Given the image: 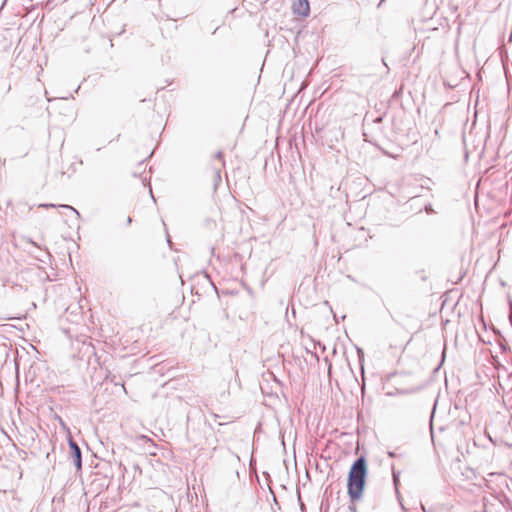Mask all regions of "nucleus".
Returning <instances> with one entry per match:
<instances>
[{
	"label": "nucleus",
	"mask_w": 512,
	"mask_h": 512,
	"mask_svg": "<svg viewBox=\"0 0 512 512\" xmlns=\"http://www.w3.org/2000/svg\"><path fill=\"white\" fill-rule=\"evenodd\" d=\"M388 456L394 458L396 456L395 452L389 451Z\"/></svg>",
	"instance_id": "obj_16"
},
{
	"label": "nucleus",
	"mask_w": 512,
	"mask_h": 512,
	"mask_svg": "<svg viewBox=\"0 0 512 512\" xmlns=\"http://www.w3.org/2000/svg\"><path fill=\"white\" fill-rule=\"evenodd\" d=\"M329 133L333 136V138L338 141V136H342L343 133L341 132L340 128H334L329 130Z\"/></svg>",
	"instance_id": "obj_8"
},
{
	"label": "nucleus",
	"mask_w": 512,
	"mask_h": 512,
	"mask_svg": "<svg viewBox=\"0 0 512 512\" xmlns=\"http://www.w3.org/2000/svg\"><path fill=\"white\" fill-rule=\"evenodd\" d=\"M382 63H383V65L386 67V69L388 70L389 68H388V66H387V64H386V62H385V60H384V59H382Z\"/></svg>",
	"instance_id": "obj_21"
},
{
	"label": "nucleus",
	"mask_w": 512,
	"mask_h": 512,
	"mask_svg": "<svg viewBox=\"0 0 512 512\" xmlns=\"http://www.w3.org/2000/svg\"><path fill=\"white\" fill-rule=\"evenodd\" d=\"M449 293H450V296H451L452 294H454V293H455V294H457V295L459 294L458 290H453V289H450V290H449Z\"/></svg>",
	"instance_id": "obj_15"
},
{
	"label": "nucleus",
	"mask_w": 512,
	"mask_h": 512,
	"mask_svg": "<svg viewBox=\"0 0 512 512\" xmlns=\"http://www.w3.org/2000/svg\"><path fill=\"white\" fill-rule=\"evenodd\" d=\"M69 455L77 471L82 469V452L78 444L70 437L68 439Z\"/></svg>",
	"instance_id": "obj_3"
},
{
	"label": "nucleus",
	"mask_w": 512,
	"mask_h": 512,
	"mask_svg": "<svg viewBox=\"0 0 512 512\" xmlns=\"http://www.w3.org/2000/svg\"><path fill=\"white\" fill-rule=\"evenodd\" d=\"M464 118H465V115H463V117L460 119V123L463 122Z\"/></svg>",
	"instance_id": "obj_25"
},
{
	"label": "nucleus",
	"mask_w": 512,
	"mask_h": 512,
	"mask_svg": "<svg viewBox=\"0 0 512 512\" xmlns=\"http://www.w3.org/2000/svg\"><path fill=\"white\" fill-rule=\"evenodd\" d=\"M39 207H43V208H55V207H60V208H64V209H68L70 210L75 216L77 219L80 218V213L77 209H75L74 207L70 206V205H67V204H62V205H58L56 206L55 204H40Z\"/></svg>",
	"instance_id": "obj_6"
},
{
	"label": "nucleus",
	"mask_w": 512,
	"mask_h": 512,
	"mask_svg": "<svg viewBox=\"0 0 512 512\" xmlns=\"http://www.w3.org/2000/svg\"><path fill=\"white\" fill-rule=\"evenodd\" d=\"M443 324H444V325L448 324V319H447V320H445V321H443Z\"/></svg>",
	"instance_id": "obj_26"
},
{
	"label": "nucleus",
	"mask_w": 512,
	"mask_h": 512,
	"mask_svg": "<svg viewBox=\"0 0 512 512\" xmlns=\"http://www.w3.org/2000/svg\"><path fill=\"white\" fill-rule=\"evenodd\" d=\"M216 177H217V179H221L220 170L219 169L216 170Z\"/></svg>",
	"instance_id": "obj_18"
},
{
	"label": "nucleus",
	"mask_w": 512,
	"mask_h": 512,
	"mask_svg": "<svg viewBox=\"0 0 512 512\" xmlns=\"http://www.w3.org/2000/svg\"><path fill=\"white\" fill-rule=\"evenodd\" d=\"M435 13H436V14H439V15H442V13H441V8H440L439 6L437 7V10H436V12H435Z\"/></svg>",
	"instance_id": "obj_20"
},
{
	"label": "nucleus",
	"mask_w": 512,
	"mask_h": 512,
	"mask_svg": "<svg viewBox=\"0 0 512 512\" xmlns=\"http://www.w3.org/2000/svg\"><path fill=\"white\" fill-rule=\"evenodd\" d=\"M399 477H400V472L399 471H396V470H392V478H393V484L395 486V489H396V493H397V496H398V500L400 502V505L402 507V509L404 510L405 507L404 505L402 504L401 502V499H400V495H399V491H398V485H399Z\"/></svg>",
	"instance_id": "obj_7"
},
{
	"label": "nucleus",
	"mask_w": 512,
	"mask_h": 512,
	"mask_svg": "<svg viewBox=\"0 0 512 512\" xmlns=\"http://www.w3.org/2000/svg\"><path fill=\"white\" fill-rule=\"evenodd\" d=\"M463 275H460L459 278L454 282L455 284L458 283V281H460L462 279Z\"/></svg>",
	"instance_id": "obj_22"
},
{
	"label": "nucleus",
	"mask_w": 512,
	"mask_h": 512,
	"mask_svg": "<svg viewBox=\"0 0 512 512\" xmlns=\"http://www.w3.org/2000/svg\"><path fill=\"white\" fill-rule=\"evenodd\" d=\"M425 210H426V212H427V213H431V212H432V207H431V205H426V206H425Z\"/></svg>",
	"instance_id": "obj_12"
},
{
	"label": "nucleus",
	"mask_w": 512,
	"mask_h": 512,
	"mask_svg": "<svg viewBox=\"0 0 512 512\" xmlns=\"http://www.w3.org/2000/svg\"><path fill=\"white\" fill-rule=\"evenodd\" d=\"M349 510H350V512H357V509L354 505H350Z\"/></svg>",
	"instance_id": "obj_14"
},
{
	"label": "nucleus",
	"mask_w": 512,
	"mask_h": 512,
	"mask_svg": "<svg viewBox=\"0 0 512 512\" xmlns=\"http://www.w3.org/2000/svg\"><path fill=\"white\" fill-rule=\"evenodd\" d=\"M215 157H216L217 159L221 160L223 165L225 164V162H224V160H223V153H222L221 151H218V152L216 153Z\"/></svg>",
	"instance_id": "obj_11"
},
{
	"label": "nucleus",
	"mask_w": 512,
	"mask_h": 512,
	"mask_svg": "<svg viewBox=\"0 0 512 512\" xmlns=\"http://www.w3.org/2000/svg\"><path fill=\"white\" fill-rule=\"evenodd\" d=\"M132 222L131 217H127V224H130Z\"/></svg>",
	"instance_id": "obj_23"
},
{
	"label": "nucleus",
	"mask_w": 512,
	"mask_h": 512,
	"mask_svg": "<svg viewBox=\"0 0 512 512\" xmlns=\"http://www.w3.org/2000/svg\"><path fill=\"white\" fill-rule=\"evenodd\" d=\"M444 382H445V388L447 389L448 388V378L446 375H445Z\"/></svg>",
	"instance_id": "obj_19"
},
{
	"label": "nucleus",
	"mask_w": 512,
	"mask_h": 512,
	"mask_svg": "<svg viewBox=\"0 0 512 512\" xmlns=\"http://www.w3.org/2000/svg\"><path fill=\"white\" fill-rule=\"evenodd\" d=\"M151 198L155 201L154 195L152 193V190L150 189Z\"/></svg>",
	"instance_id": "obj_24"
},
{
	"label": "nucleus",
	"mask_w": 512,
	"mask_h": 512,
	"mask_svg": "<svg viewBox=\"0 0 512 512\" xmlns=\"http://www.w3.org/2000/svg\"><path fill=\"white\" fill-rule=\"evenodd\" d=\"M28 242L33 245L35 248H37L39 251H40V254L39 255H34L31 251H29V253L31 255H33L38 261L42 262V263H46L47 260L51 257L49 251L47 249L45 250H42L38 244L36 242H34L33 240L29 239Z\"/></svg>",
	"instance_id": "obj_5"
},
{
	"label": "nucleus",
	"mask_w": 512,
	"mask_h": 512,
	"mask_svg": "<svg viewBox=\"0 0 512 512\" xmlns=\"http://www.w3.org/2000/svg\"><path fill=\"white\" fill-rule=\"evenodd\" d=\"M442 297H443V301H442L441 309H443V308H444V306H445L446 302L448 301V291H445V292L443 293Z\"/></svg>",
	"instance_id": "obj_10"
},
{
	"label": "nucleus",
	"mask_w": 512,
	"mask_h": 512,
	"mask_svg": "<svg viewBox=\"0 0 512 512\" xmlns=\"http://www.w3.org/2000/svg\"><path fill=\"white\" fill-rule=\"evenodd\" d=\"M468 474L466 475L467 478H470V475H474V471L472 469L467 470Z\"/></svg>",
	"instance_id": "obj_13"
},
{
	"label": "nucleus",
	"mask_w": 512,
	"mask_h": 512,
	"mask_svg": "<svg viewBox=\"0 0 512 512\" xmlns=\"http://www.w3.org/2000/svg\"><path fill=\"white\" fill-rule=\"evenodd\" d=\"M292 10L295 15L307 17L310 13V5L308 0H295L292 5Z\"/></svg>",
	"instance_id": "obj_4"
},
{
	"label": "nucleus",
	"mask_w": 512,
	"mask_h": 512,
	"mask_svg": "<svg viewBox=\"0 0 512 512\" xmlns=\"http://www.w3.org/2000/svg\"><path fill=\"white\" fill-rule=\"evenodd\" d=\"M437 402L434 405L431 417H430V435L431 440L434 446V451L437 456L440 455L441 452L445 453V440H446V428L443 425L438 427L435 426L434 423V414L436 409Z\"/></svg>",
	"instance_id": "obj_2"
},
{
	"label": "nucleus",
	"mask_w": 512,
	"mask_h": 512,
	"mask_svg": "<svg viewBox=\"0 0 512 512\" xmlns=\"http://www.w3.org/2000/svg\"><path fill=\"white\" fill-rule=\"evenodd\" d=\"M367 476V462L364 456L358 457L350 467L347 480V492L352 502L363 495Z\"/></svg>",
	"instance_id": "obj_1"
},
{
	"label": "nucleus",
	"mask_w": 512,
	"mask_h": 512,
	"mask_svg": "<svg viewBox=\"0 0 512 512\" xmlns=\"http://www.w3.org/2000/svg\"><path fill=\"white\" fill-rule=\"evenodd\" d=\"M509 305H510V310H511V313H510V317L512 318V300L509 298Z\"/></svg>",
	"instance_id": "obj_17"
},
{
	"label": "nucleus",
	"mask_w": 512,
	"mask_h": 512,
	"mask_svg": "<svg viewBox=\"0 0 512 512\" xmlns=\"http://www.w3.org/2000/svg\"><path fill=\"white\" fill-rule=\"evenodd\" d=\"M446 349H447V343H446V340H444V348H443V352H442V357H441L440 365H442L444 363V361H445Z\"/></svg>",
	"instance_id": "obj_9"
}]
</instances>
